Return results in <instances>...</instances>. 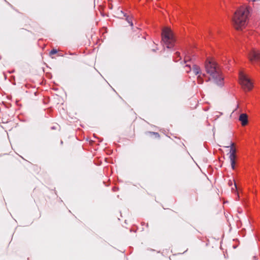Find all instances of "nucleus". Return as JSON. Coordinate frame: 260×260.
<instances>
[{
  "mask_svg": "<svg viewBox=\"0 0 260 260\" xmlns=\"http://www.w3.org/2000/svg\"><path fill=\"white\" fill-rule=\"evenodd\" d=\"M205 68L207 73L211 77L206 81L212 79L217 85L219 86L223 85L224 78L221 70L215 61L207 59L205 62Z\"/></svg>",
  "mask_w": 260,
  "mask_h": 260,
  "instance_id": "1",
  "label": "nucleus"
},
{
  "mask_svg": "<svg viewBox=\"0 0 260 260\" xmlns=\"http://www.w3.org/2000/svg\"><path fill=\"white\" fill-rule=\"evenodd\" d=\"M249 11L245 6H241L235 12L233 18V25L237 30H242L248 23Z\"/></svg>",
  "mask_w": 260,
  "mask_h": 260,
  "instance_id": "2",
  "label": "nucleus"
},
{
  "mask_svg": "<svg viewBox=\"0 0 260 260\" xmlns=\"http://www.w3.org/2000/svg\"><path fill=\"white\" fill-rule=\"evenodd\" d=\"M191 60L188 56H185L184 59V61L186 63L185 69L187 73H189L191 70L196 75H198L197 81L199 84H203L204 82V77H206V75L202 73L200 67L195 64H193L191 67V64L187 62Z\"/></svg>",
  "mask_w": 260,
  "mask_h": 260,
  "instance_id": "3",
  "label": "nucleus"
},
{
  "mask_svg": "<svg viewBox=\"0 0 260 260\" xmlns=\"http://www.w3.org/2000/svg\"><path fill=\"white\" fill-rule=\"evenodd\" d=\"M239 77L240 83L245 90L250 91L252 89L253 83L243 71L239 72Z\"/></svg>",
  "mask_w": 260,
  "mask_h": 260,
  "instance_id": "4",
  "label": "nucleus"
},
{
  "mask_svg": "<svg viewBox=\"0 0 260 260\" xmlns=\"http://www.w3.org/2000/svg\"><path fill=\"white\" fill-rule=\"evenodd\" d=\"M161 40L168 48H171L174 46L176 39L174 34H161Z\"/></svg>",
  "mask_w": 260,
  "mask_h": 260,
  "instance_id": "5",
  "label": "nucleus"
},
{
  "mask_svg": "<svg viewBox=\"0 0 260 260\" xmlns=\"http://www.w3.org/2000/svg\"><path fill=\"white\" fill-rule=\"evenodd\" d=\"M248 55L249 58L252 63H260V52L252 49L249 52Z\"/></svg>",
  "mask_w": 260,
  "mask_h": 260,
  "instance_id": "6",
  "label": "nucleus"
},
{
  "mask_svg": "<svg viewBox=\"0 0 260 260\" xmlns=\"http://www.w3.org/2000/svg\"><path fill=\"white\" fill-rule=\"evenodd\" d=\"M118 17L122 18L123 17H125V20L131 26H133V23L132 21V17L127 15L126 13L123 12L122 11H118L117 13Z\"/></svg>",
  "mask_w": 260,
  "mask_h": 260,
  "instance_id": "7",
  "label": "nucleus"
},
{
  "mask_svg": "<svg viewBox=\"0 0 260 260\" xmlns=\"http://www.w3.org/2000/svg\"><path fill=\"white\" fill-rule=\"evenodd\" d=\"M235 144L232 142H230L229 146H226V147H230V156L229 157H237L236 155V149L234 147Z\"/></svg>",
  "mask_w": 260,
  "mask_h": 260,
  "instance_id": "8",
  "label": "nucleus"
},
{
  "mask_svg": "<svg viewBox=\"0 0 260 260\" xmlns=\"http://www.w3.org/2000/svg\"><path fill=\"white\" fill-rule=\"evenodd\" d=\"M239 120L241 122L243 126L248 123V116L246 114L242 113L239 116Z\"/></svg>",
  "mask_w": 260,
  "mask_h": 260,
  "instance_id": "9",
  "label": "nucleus"
},
{
  "mask_svg": "<svg viewBox=\"0 0 260 260\" xmlns=\"http://www.w3.org/2000/svg\"><path fill=\"white\" fill-rule=\"evenodd\" d=\"M230 159L231 167L233 170L235 169L237 157H229Z\"/></svg>",
  "mask_w": 260,
  "mask_h": 260,
  "instance_id": "10",
  "label": "nucleus"
},
{
  "mask_svg": "<svg viewBox=\"0 0 260 260\" xmlns=\"http://www.w3.org/2000/svg\"><path fill=\"white\" fill-rule=\"evenodd\" d=\"M181 59L180 57V54L179 52H176L174 56H173V60L175 62L178 61Z\"/></svg>",
  "mask_w": 260,
  "mask_h": 260,
  "instance_id": "11",
  "label": "nucleus"
},
{
  "mask_svg": "<svg viewBox=\"0 0 260 260\" xmlns=\"http://www.w3.org/2000/svg\"><path fill=\"white\" fill-rule=\"evenodd\" d=\"M161 32H173V30L171 29L170 26H164L162 27Z\"/></svg>",
  "mask_w": 260,
  "mask_h": 260,
  "instance_id": "12",
  "label": "nucleus"
},
{
  "mask_svg": "<svg viewBox=\"0 0 260 260\" xmlns=\"http://www.w3.org/2000/svg\"><path fill=\"white\" fill-rule=\"evenodd\" d=\"M57 49L53 48V49H52V50H51V51L50 52V53H49V55H50V56H51V55H53V54H55L57 53Z\"/></svg>",
  "mask_w": 260,
  "mask_h": 260,
  "instance_id": "13",
  "label": "nucleus"
},
{
  "mask_svg": "<svg viewBox=\"0 0 260 260\" xmlns=\"http://www.w3.org/2000/svg\"><path fill=\"white\" fill-rule=\"evenodd\" d=\"M237 189V185H236V183L234 182V187H232L231 189H232V191L234 192V191H236Z\"/></svg>",
  "mask_w": 260,
  "mask_h": 260,
  "instance_id": "14",
  "label": "nucleus"
},
{
  "mask_svg": "<svg viewBox=\"0 0 260 260\" xmlns=\"http://www.w3.org/2000/svg\"><path fill=\"white\" fill-rule=\"evenodd\" d=\"M257 259V256H254L253 257V260H256Z\"/></svg>",
  "mask_w": 260,
  "mask_h": 260,
  "instance_id": "15",
  "label": "nucleus"
},
{
  "mask_svg": "<svg viewBox=\"0 0 260 260\" xmlns=\"http://www.w3.org/2000/svg\"><path fill=\"white\" fill-rule=\"evenodd\" d=\"M153 134L156 135H158V134L157 133H153Z\"/></svg>",
  "mask_w": 260,
  "mask_h": 260,
  "instance_id": "16",
  "label": "nucleus"
},
{
  "mask_svg": "<svg viewBox=\"0 0 260 260\" xmlns=\"http://www.w3.org/2000/svg\"><path fill=\"white\" fill-rule=\"evenodd\" d=\"M138 29H139V28L137 27V29H135V30H134V31H137V30H138Z\"/></svg>",
  "mask_w": 260,
  "mask_h": 260,
  "instance_id": "17",
  "label": "nucleus"
},
{
  "mask_svg": "<svg viewBox=\"0 0 260 260\" xmlns=\"http://www.w3.org/2000/svg\"><path fill=\"white\" fill-rule=\"evenodd\" d=\"M229 183L230 185V183L229 182ZM231 185H232V182H231Z\"/></svg>",
  "mask_w": 260,
  "mask_h": 260,
  "instance_id": "18",
  "label": "nucleus"
}]
</instances>
